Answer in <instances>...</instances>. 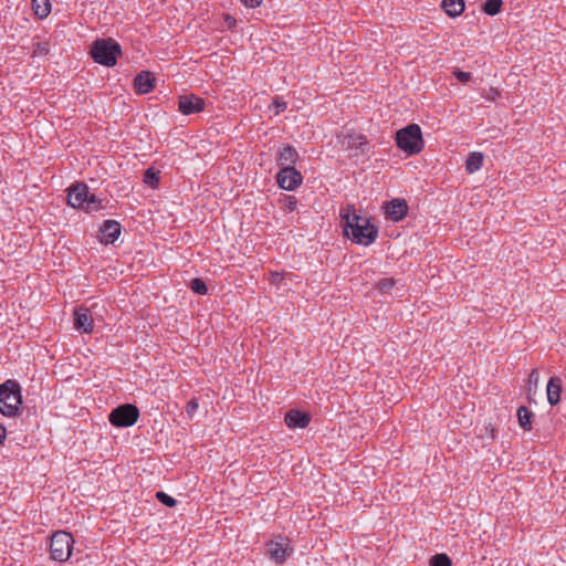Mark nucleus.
<instances>
[{"label":"nucleus","instance_id":"nucleus-1","mask_svg":"<svg viewBox=\"0 0 566 566\" xmlns=\"http://www.w3.org/2000/svg\"><path fill=\"white\" fill-rule=\"evenodd\" d=\"M344 221V234L353 242L363 245L371 244L378 237V229L369 222V219L358 216L354 207L348 206L342 213Z\"/></svg>","mask_w":566,"mask_h":566},{"label":"nucleus","instance_id":"nucleus-2","mask_svg":"<svg viewBox=\"0 0 566 566\" xmlns=\"http://www.w3.org/2000/svg\"><path fill=\"white\" fill-rule=\"evenodd\" d=\"M102 201L96 195L91 193L83 182H76L69 189L67 202L73 208L83 209L86 212L98 211L103 208Z\"/></svg>","mask_w":566,"mask_h":566},{"label":"nucleus","instance_id":"nucleus-3","mask_svg":"<svg viewBox=\"0 0 566 566\" xmlns=\"http://www.w3.org/2000/svg\"><path fill=\"white\" fill-rule=\"evenodd\" d=\"M94 61L104 66H114L122 55L120 45L112 38L97 39L91 46Z\"/></svg>","mask_w":566,"mask_h":566},{"label":"nucleus","instance_id":"nucleus-4","mask_svg":"<svg viewBox=\"0 0 566 566\" xmlns=\"http://www.w3.org/2000/svg\"><path fill=\"white\" fill-rule=\"evenodd\" d=\"M21 403V387L15 380H7L0 385V412L3 416H17Z\"/></svg>","mask_w":566,"mask_h":566},{"label":"nucleus","instance_id":"nucleus-5","mask_svg":"<svg viewBox=\"0 0 566 566\" xmlns=\"http://www.w3.org/2000/svg\"><path fill=\"white\" fill-rule=\"evenodd\" d=\"M397 146L408 155L419 154L423 147L422 132L418 124H410L396 134Z\"/></svg>","mask_w":566,"mask_h":566},{"label":"nucleus","instance_id":"nucleus-6","mask_svg":"<svg viewBox=\"0 0 566 566\" xmlns=\"http://www.w3.org/2000/svg\"><path fill=\"white\" fill-rule=\"evenodd\" d=\"M74 539L72 535L64 531H57L51 536L50 553L52 559L65 562L70 558Z\"/></svg>","mask_w":566,"mask_h":566},{"label":"nucleus","instance_id":"nucleus-7","mask_svg":"<svg viewBox=\"0 0 566 566\" xmlns=\"http://www.w3.org/2000/svg\"><path fill=\"white\" fill-rule=\"evenodd\" d=\"M139 418V410L135 405L125 403L113 409L108 416L109 422L117 428L134 426Z\"/></svg>","mask_w":566,"mask_h":566},{"label":"nucleus","instance_id":"nucleus-8","mask_svg":"<svg viewBox=\"0 0 566 566\" xmlns=\"http://www.w3.org/2000/svg\"><path fill=\"white\" fill-rule=\"evenodd\" d=\"M276 180L282 189L293 191L302 185L303 176L294 166H285L277 172Z\"/></svg>","mask_w":566,"mask_h":566},{"label":"nucleus","instance_id":"nucleus-9","mask_svg":"<svg viewBox=\"0 0 566 566\" xmlns=\"http://www.w3.org/2000/svg\"><path fill=\"white\" fill-rule=\"evenodd\" d=\"M342 148L349 151L352 156L366 154L368 149V140L365 135L349 133L345 134L340 140Z\"/></svg>","mask_w":566,"mask_h":566},{"label":"nucleus","instance_id":"nucleus-10","mask_svg":"<svg viewBox=\"0 0 566 566\" xmlns=\"http://www.w3.org/2000/svg\"><path fill=\"white\" fill-rule=\"evenodd\" d=\"M292 552L293 548L290 545V539L286 537H277L268 544V554L277 564L284 563Z\"/></svg>","mask_w":566,"mask_h":566},{"label":"nucleus","instance_id":"nucleus-11","mask_svg":"<svg viewBox=\"0 0 566 566\" xmlns=\"http://www.w3.org/2000/svg\"><path fill=\"white\" fill-rule=\"evenodd\" d=\"M205 99L193 94L181 95L178 102V108L184 115L200 113L205 109Z\"/></svg>","mask_w":566,"mask_h":566},{"label":"nucleus","instance_id":"nucleus-12","mask_svg":"<svg viewBox=\"0 0 566 566\" xmlns=\"http://www.w3.org/2000/svg\"><path fill=\"white\" fill-rule=\"evenodd\" d=\"M407 213L408 205L403 199H394L385 206L386 218L394 222L401 221Z\"/></svg>","mask_w":566,"mask_h":566},{"label":"nucleus","instance_id":"nucleus-13","mask_svg":"<svg viewBox=\"0 0 566 566\" xmlns=\"http://www.w3.org/2000/svg\"><path fill=\"white\" fill-rule=\"evenodd\" d=\"M74 328L83 333L93 332V317L85 307H80L74 312Z\"/></svg>","mask_w":566,"mask_h":566},{"label":"nucleus","instance_id":"nucleus-14","mask_svg":"<svg viewBox=\"0 0 566 566\" xmlns=\"http://www.w3.org/2000/svg\"><path fill=\"white\" fill-rule=\"evenodd\" d=\"M284 421L290 429H303L308 426L311 417L308 413L292 409L285 413Z\"/></svg>","mask_w":566,"mask_h":566},{"label":"nucleus","instance_id":"nucleus-15","mask_svg":"<svg viewBox=\"0 0 566 566\" xmlns=\"http://www.w3.org/2000/svg\"><path fill=\"white\" fill-rule=\"evenodd\" d=\"M102 242L114 243L120 234V224L115 220H106L101 228Z\"/></svg>","mask_w":566,"mask_h":566},{"label":"nucleus","instance_id":"nucleus-16","mask_svg":"<svg viewBox=\"0 0 566 566\" xmlns=\"http://www.w3.org/2000/svg\"><path fill=\"white\" fill-rule=\"evenodd\" d=\"M134 87L139 94H147L154 88V76L148 71L140 72L134 80Z\"/></svg>","mask_w":566,"mask_h":566},{"label":"nucleus","instance_id":"nucleus-17","mask_svg":"<svg viewBox=\"0 0 566 566\" xmlns=\"http://www.w3.org/2000/svg\"><path fill=\"white\" fill-rule=\"evenodd\" d=\"M547 400L549 405L555 406L560 400L562 379L559 377H551L546 386Z\"/></svg>","mask_w":566,"mask_h":566},{"label":"nucleus","instance_id":"nucleus-18","mask_svg":"<svg viewBox=\"0 0 566 566\" xmlns=\"http://www.w3.org/2000/svg\"><path fill=\"white\" fill-rule=\"evenodd\" d=\"M297 159L298 153L296 149L291 145H286L279 151L276 163L282 167L293 166Z\"/></svg>","mask_w":566,"mask_h":566},{"label":"nucleus","instance_id":"nucleus-19","mask_svg":"<svg viewBox=\"0 0 566 566\" xmlns=\"http://www.w3.org/2000/svg\"><path fill=\"white\" fill-rule=\"evenodd\" d=\"M441 8L449 17L455 18L464 11V0H442Z\"/></svg>","mask_w":566,"mask_h":566},{"label":"nucleus","instance_id":"nucleus-20","mask_svg":"<svg viewBox=\"0 0 566 566\" xmlns=\"http://www.w3.org/2000/svg\"><path fill=\"white\" fill-rule=\"evenodd\" d=\"M483 165V155L481 153H471L465 161V170L473 174L481 169Z\"/></svg>","mask_w":566,"mask_h":566},{"label":"nucleus","instance_id":"nucleus-21","mask_svg":"<svg viewBox=\"0 0 566 566\" xmlns=\"http://www.w3.org/2000/svg\"><path fill=\"white\" fill-rule=\"evenodd\" d=\"M533 412L528 410L526 407H520L517 409V419L518 424L526 431H530L532 429V418Z\"/></svg>","mask_w":566,"mask_h":566},{"label":"nucleus","instance_id":"nucleus-22","mask_svg":"<svg viewBox=\"0 0 566 566\" xmlns=\"http://www.w3.org/2000/svg\"><path fill=\"white\" fill-rule=\"evenodd\" d=\"M34 13L40 18H46L51 12V3L49 0H32Z\"/></svg>","mask_w":566,"mask_h":566},{"label":"nucleus","instance_id":"nucleus-23","mask_svg":"<svg viewBox=\"0 0 566 566\" xmlns=\"http://www.w3.org/2000/svg\"><path fill=\"white\" fill-rule=\"evenodd\" d=\"M502 0H486L483 4V11L489 15H495L501 11Z\"/></svg>","mask_w":566,"mask_h":566},{"label":"nucleus","instance_id":"nucleus-24","mask_svg":"<svg viewBox=\"0 0 566 566\" xmlns=\"http://www.w3.org/2000/svg\"><path fill=\"white\" fill-rule=\"evenodd\" d=\"M190 289L192 290V292H195L196 294H199V295H206L208 293V287H207L206 283L201 279H198V277L191 280Z\"/></svg>","mask_w":566,"mask_h":566},{"label":"nucleus","instance_id":"nucleus-25","mask_svg":"<svg viewBox=\"0 0 566 566\" xmlns=\"http://www.w3.org/2000/svg\"><path fill=\"white\" fill-rule=\"evenodd\" d=\"M451 559L447 554H436L430 559V566H451Z\"/></svg>","mask_w":566,"mask_h":566},{"label":"nucleus","instance_id":"nucleus-26","mask_svg":"<svg viewBox=\"0 0 566 566\" xmlns=\"http://www.w3.org/2000/svg\"><path fill=\"white\" fill-rule=\"evenodd\" d=\"M396 281L391 277H385L377 282V289L382 293H388L395 286Z\"/></svg>","mask_w":566,"mask_h":566},{"label":"nucleus","instance_id":"nucleus-27","mask_svg":"<svg viewBox=\"0 0 566 566\" xmlns=\"http://www.w3.org/2000/svg\"><path fill=\"white\" fill-rule=\"evenodd\" d=\"M144 182L155 188L158 184L157 172L153 168H148L144 174Z\"/></svg>","mask_w":566,"mask_h":566},{"label":"nucleus","instance_id":"nucleus-28","mask_svg":"<svg viewBox=\"0 0 566 566\" xmlns=\"http://www.w3.org/2000/svg\"><path fill=\"white\" fill-rule=\"evenodd\" d=\"M156 497L160 503L168 507H174L177 504V501L174 497L163 491L157 492Z\"/></svg>","mask_w":566,"mask_h":566},{"label":"nucleus","instance_id":"nucleus-29","mask_svg":"<svg viewBox=\"0 0 566 566\" xmlns=\"http://www.w3.org/2000/svg\"><path fill=\"white\" fill-rule=\"evenodd\" d=\"M49 44L46 42H39L34 45L33 55L45 56L49 53Z\"/></svg>","mask_w":566,"mask_h":566},{"label":"nucleus","instance_id":"nucleus-30","mask_svg":"<svg viewBox=\"0 0 566 566\" xmlns=\"http://www.w3.org/2000/svg\"><path fill=\"white\" fill-rule=\"evenodd\" d=\"M274 108V114L279 115L281 112H284L287 107L286 102L282 101L280 97H276L272 102V106Z\"/></svg>","mask_w":566,"mask_h":566},{"label":"nucleus","instance_id":"nucleus-31","mask_svg":"<svg viewBox=\"0 0 566 566\" xmlns=\"http://www.w3.org/2000/svg\"><path fill=\"white\" fill-rule=\"evenodd\" d=\"M453 74H454L455 78L462 83H468L472 77L471 73L460 71V70L454 71Z\"/></svg>","mask_w":566,"mask_h":566},{"label":"nucleus","instance_id":"nucleus-32","mask_svg":"<svg viewBox=\"0 0 566 566\" xmlns=\"http://www.w3.org/2000/svg\"><path fill=\"white\" fill-rule=\"evenodd\" d=\"M198 407H199V403L196 398H192L191 400H189L187 403V407H186V411H187L188 416L192 417L196 413V411L198 410Z\"/></svg>","mask_w":566,"mask_h":566},{"label":"nucleus","instance_id":"nucleus-33","mask_svg":"<svg viewBox=\"0 0 566 566\" xmlns=\"http://www.w3.org/2000/svg\"><path fill=\"white\" fill-rule=\"evenodd\" d=\"M297 200L293 196H289L285 199V207L289 211H294L296 209Z\"/></svg>","mask_w":566,"mask_h":566},{"label":"nucleus","instance_id":"nucleus-34","mask_svg":"<svg viewBox=\"0 0 566 566\" xmlns=\"http://www.w3.org/2000/svg\"><path fill=\"white\" fill-rule=\"evenodd\" d=\"M500 95L497 90L491 87L486 93H483V97L489 101H495V98Z\"/></svg>","mask_w":566,"mask_h":566},{"label":"nucleus","instance_id":"nucleus-35","mask_svg":"<svg viewBox=\"0 0 566 566\" xmlns=\"http://www.w3.org/2000/svg\"><path fill=\"white\" fill-rule=\"evenodd\" d=\"M242 1L249 8H256L262 3L263 0H242Z\"/></svg>","mask_w":566,"mask_h":566},{"label":"nucleus","instance_id":"nucleus-36","mask_svg":"<svg viewBox=\"0 0 566 566\" xmlns=\"http://www.w3.org/2000/svg\"><path fill=\"white\" fill-rule=\"evenodd\" d=\"M538 379H539V376H538V373L536 369H533L530 374V382L531 384H534V385H537L538 382Z\"/></svg>","mask_w":566,"mask_h":566},{"label":"nucleus","instance_id":"nucleus-37","mask_svg":"<svg viewBox=\"0 0 566 566\" xmlns=\"http://www.w3.org/2000/svg\"><path fill=\"white\" fill-rule=\"evenodd\" d=\"M224 21H226L228 28H230V29L234 28L235 24H237V20L233 17H231V15H227L224 18Z\"/></svg>","mask_w":566,"mask_h":566},{"label":"nucleus","instance_id":"nucleus-38","mask_svg":"<svg viewBox=\"0 0 566 566\" xmlns=\"http://www.w3.org/2000/svg\"><path fill=\"white\" fill-rule=\"evenodd\" d=\"M7 439V430L3 426L0 424V446L4 443Z\"/></svg>","mask_w":566,"mask_h":566},{"label":"nucleus","instance_id":"nucleus-39","mask_svg":"<svg viewBox=\"0 0 566 566\" xmlns=\"http://www.w3.org/2000/svg\"><path fill=\"white\" fill-rule=\"evenodd\" d=\"M279 273L274 274V280H277Z\"/></svg>","mask_w":566,"mask_h":566},{"label":"nucleus","instance_id":"nucleus-40","mask_svg":"<svg viewBox=\"0 0 566 566\" xmlns=\"http://www.w3.org/2000/svg\"><path fill=\"white\" fill-rule=\"evenodd\" d=\"M279 273L274 274V280H277Z\"/></svg>","mask_w":566,"mask_h":566}]
</instances>
